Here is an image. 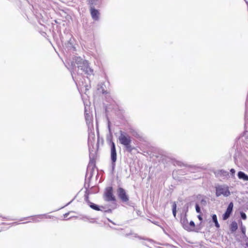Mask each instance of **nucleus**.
Here are the masks:
<instances>
[{"instance_id": "nucleus-1", "label": "nucleus", "mask_w": 248, "mask_h": 248, "mask_svg": "<svg viewBox=\"0 0 248 248\" xmlns=\"http://www.w3.org/2000/svg\"><path fill=\"white\" fill-rule=\"evenodd\" d=\"M118 139L120 143L125 147L127 151L129 153L132 151L134 148L131 145L132 140L130 136L126 133L121 131Z\"/></svg>"}, {"instance_id": "nucleus-2", "label": "nucleus", "mask_w": 248, "mask_h": 248, "mask_svg": "<svg viewBox=\"0 0 248 248\" xmlns=\"http://www.w3.org/2000/svg\"><path fill=\"white\" fill-rule=\"evenodd\" d=\"M76 63L78 65V67L88 75L93 74V69L89 66V63L87 60H83L80 57H77L75 59Z\"/></svg>"}, {"instance_id": "nucleus-3", "label": "nucleus", "mask_w": 248, "mask_h": 248, "mask_svg": "<svg viewBox=\"0 0 248 248\" xmlns=\"http://www.w3.org/2000/svg\"><path fill=\"white\" fill-rule=\"evenodd\" d=\"M216 195L217 197L223 195L224 197H228L231 193L228 186H218L216 187Z\"/></svg>"}, {"instance_id": "nucleus-4", "label": "nucleus", "mask_w": 248, "mask_h": 248, "mask_svg": "<svg viewBox=\"0 0 248 248\" xmlns=\"http://www.w3.org/2000/svg\"><path fill=\"white\" fill-rule=\"evenodd\" d=\"M113 188L111 186L108 187L105 190L104 193L105 200L107 202L116 201V198L113 193Z\"/></svg>"}, {"instance_id": "nucleus-5", "label": "nucleus", "mask_w": 248, "mask_h": 248, "mask_svg": "<svg viewBox=\"0 0 248 248\" xmlns=\"http://www.w3.org/2000/svg\"><path fill=\"white\" fill-rule=\"evenodd\" d=\"M117 193L119 199L124 202H127L129 201V197L126 191L122 187H119L117 190Z\"/></svg>"}, {"instance_id": "nucleus-6", "label": "nucleus", "mask_w": 248, "mask_h": 248, "mask_svg": "<svg viewBox=\"0 0 248 248\" xmlns=\"http://www.w3.org/2000/svg\"><path fill=\"white\" fill-rule=\"evenodd\" d=\"M233 207V203L232 202H230L228 206L225 213L222 215V219L223 220H227L230 217V215H231L232 212Z\"/></svg>"}, {"instance_id": "nucleus-7", "label": "nucleus", "mask_w": 248, "mask_h": 248, "mask_svg": "<svg viewBox=\"0 0 248 248\" xmlns=\"http://www.w3.org/2000/svg\"><path fill=\"white\" fill-rule=\"evenodd\" d=\"M111 159L113 164H115L117 160V153L115 143L111 141Z\"/></svg>"}, {"instance_id": "nucleus-8", "label": "nucleus", "mask_w": 248, "mask_h": 248, "mask_svg": "<svg viewBox=\"0 0 248 248\" xmlns=\"http://www.w3.org/2000/svg\"><path fill=\"white\" fill-rule=\"evenodd\" d=\"M184 229L189 232L194 231L195 229V224L193 221H191L189 223H185Z\"/></svg>"}, {"instance_id": "nucleus-9", "label": "nucleus", "mask_w": 248, "mask_h": 248, "mask_svg": "<svg viewBox=\"0 0 248 248\" xmlns=\"http://www.w3.org/2000/svg\"><path fill=\"white\" fill-rule=\"evenodd\" d=\"M47 218L46 215H39L32 217L31 219L33 222H39L41 220Z\"/></svg>"}, {"instance_id": "nucleus-10", "label": "nucleus", "mask_w": 248, "mask_h": 248, "mask_svg": "<svg viewBox=\"0 0 248 248\" xmlns=\"http://www.w3.org/2000/svg\"><path fill=\"white\" fill-rule=\"evenodd\" d=\"M91 14L92 18L95 20H97L99 18V13L98 10H96L94 8H91Z\"/></svg>"}, {"instance_id": "nucleus-11", "label": "nucleus", "mask_w": 248, "mask_h": 248, "mask_svg": "<svg viewBox=\"0 0 248 248\" xmlns=\"http://www.w3.org/2000/svg\"><path fill=\"white\" fill-rule=\"evenodd\" d=\"M90 206L93 209L96 210V211H103L104 209H105V207L103 206H99L97 205L94 204L93 203L91 202V204L90 205Z\"/></svg>"}, {"instance_id": "nucleus-12", "label": "nucleus", "mask_w": 248, "mask_h": 248, "mask_svg": "<svg viewBox=\"0 0 248 248\" xmlns=\"http://www.w3.org/2000/svg\"><path fill=\"white\" fill-rule=\"evenodd\" d=\"M238 177L239 179H243L245 181H248V176L242 171L238 172Z\"/></svg>"}, {"instance_id": "nucleus-13", "label": "nucleus", "mask_w": 248, "mask_h": 248, "mask_svg": "<svg viewBox=\"0 0 248 248\" xmlns=\"http://www.w3.org/2000/svg\"><path fill=\"white\" fill-rule=\"evenodd\" d=\"M237 228H238L237 223L235 221L232 222L230 225V228L231 231L232 232H234L237 230Z\"/></svg>"}, {"instance_id": "nucleus-14", "label": "nucleus", "mask_w": 248, "mask_h": 248, "mask_svg": "<svg viewBox=\"0 0 248 248\" xmlns=\"http://www.w3.org/2000/svg\"><path fill=\"white\" fill-rule=\"evenodd\" d=\"M212 219L213 222L215 223V226L217 228H219L220 227L219 224L218 222L217 217L216 215L214 214L212 216Z\"/></svg>"}, {"instance_id": "nucleus-15", "label": "nucleus", "mask_w": 248, "mask_h": 248, "mask_svg": "<svg viewBox=\"0 0 248 248\" xmlns=\"http://www.w3.org/2000/svg\"><path fill=\"white\" fill-rule=\"evenodd\" d=\"M176 203L173 202L172 204V213L174 217H175L176 214Z\"/></svg>"}, {"instance_id": "nucleus-16", "label": "nucleus", "mask_w": 248, "mask_h": 248, "mask_svg": "<svg viewBox=\"0 0 248 248\" xmlns=\"http://www.w3.org/2000/svg\"><path fill=\"white\" fill-rule=\"evenodd\" d=\"M181 222L183 224V226L184 228V224H186V223H189L188 222L187 219L186 218V217H184L183 219H181Z\"/></svg>"}, {"instance_id": "nucleus-17", "label": "nucleus", "mask_w": 248, "mask_h": 248, "mask_svg": "<svg viewBox=\"0 0 248 248\" xmlns=\"http://www.w3.org/2000/svg\"><path fill=\"white\" fill-rule=\"evenodd\" d=\"M196 210L197 213H201L200 207L197 204L196 205Z\"/></svg>"}, {"instance_id": "nucleus-18", "label": "nucleus", "mask_w": 248, "mask_h": 248, "mask_svg": "<svg viewBox=\"0 0 248 248\" xmlns=\"http://www.w3.org/2000/svg\"><path fill=\"white\" fill-rule=\"evenodd\" d=\"M241 232L245 236L246 235V229L245 227L242 226L241 228Z\"/></svg>"}, {"instance_id": "nucleus-19", "label": "nucleus", "mask_w": 248, "mask_h": 248, "mask_svg": "<svg viewBox=\"0 0 248 248\" xmlns=\"http://www.w3.org/2000/svg\"><path fill=\"white\" fill-rule=\"evenodd\" d=\"M241 216L242 218L244 220L246 219L247 216L245 213H244L243 212L241 213Z\"/></svg>"}, {"instance_id": "nucleus-20", "label": "nucleus", "mask_w": 248, "mask_h": 248, "mask_svg": "<svg viewBox=\"0 0 248 248\" xmlns=\"http://www.w3.org/2000/svg\"><path fill=\"white\" fill-rule=\"evenodd\" d=\"M198 218L201 221H202V216L201 215H199L198 216Z\"/></svg>"}, {"instance_id": "nucleus-21", "label": "nucleus", "mask_w": 248, "mask_h": 248, "mask_svg": "<svg viewBox=\"0 0 248 248\" xmlns=\"http://www.w3.org/2000/svg\"><path fill=\"white\" fill-rule=\"evenodd\" d=\"M105 211L108 213H111L112 212V210L110 209H108L107 210H105Z\"/></svg>"}, {"instance_id": "nucleus-22", "label": "nucleus", "mask_w": 248, "mask_h": 248, "mask_svg": "<svg viewBox=\"0 0 248 248\" xmlns=\"http://www.w3.org/2000/svg\"><path fill=\"white\" fill-rule=\"evenodd\" d=\"M89 116H88V114H87L85 116L86 118H87V117H88Z\"/></svg>"}]
</instances>
